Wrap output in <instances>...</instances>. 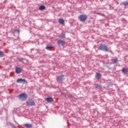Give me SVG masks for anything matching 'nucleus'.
Instances as JSON below:
<instances>
[{"mask_svg": "<svg viewBox=\"0 0 128 128\" xmlns=\"http://www.w3.org/2000/svg\"><path fill=\"white\" fill-rule=\"evenodd\" d=\"M18 96L19 99L22 102H24L28 100V94H26V92L20 94Z\"/></svg>", "mask_w": 128, "mask_h": 128, "instance_id": "f257e3e1", "label": "nucleus"}, {"mask_svg": "<svg viewBox=\"0 0 128 128\" xmlns=\"http://www.w3.org/2000/svg\"><path fill=\"white\" fill-rule=\"evenodd\" d=\"M100 50H102L103 52H108V47L106 44H100L99 48Z\"/></svg>", "mask_w": 128, "mask_h": 128, "instance_id": "f03ea898", "label": "nucleus"}, {"mask_svg": "<svg viewBox=\"0 0 128 128\" xmlns=\"http://www.w3.org/2000/svg\"><path fill=\"white\" fill-rule=\"evenodd\" d=\"M78 18L80 19V22H84L86 20H88V16L86 14H80L78 16Z\"/></svg>", "mask_w": 128, "mask_h": 128, "instance_id": "7ed1b4c3", "label": "nucleus"}, {"mask_svg": "<svg viewBox=\"0 0 128 128\" xmlns=\"http://www.w3.org/2000/svg\"><path fill=\"white\" fill-rule=\"evenodd\" d=\"M26 104L28 106H36V102L32 98H29Z\"/></svg>", "mask_w": 128, "mask_h": 128, "instance_id": "20e7f679", "label": "nucleus"}, {"mask_svg": "<svg viewBox=\"0 0 128 128\" xmlns=\"http://www.w3.org/2000/svg\"><path fill=\"white\" fill-rule=\"evenodd\" d=\"M16 82L18 84H28V82L26 81L25 79H22V78H18L16 80Z\"/></svg>", "mask_w": 128, "mask_h": 128, "instance_id": "39448f33", "label": "nucleus"}, {"mask_svg": "<svg viewBox=\"0 0 128 128\" xmlns=\"http://www.w3.org/2000/svg\"><path fill=\"white\" fill-rule=\"evenodd\" d=\"M57 79L58 80H60V82L64 80V75H60L59 76L57 77Z\"/></svg>", "mask_w": 128, "mask_h": 128, "instance_id": "423d86ee", "label": "nucleus"}, {"mask_svg": "<svg viewBox=\"0 0 128 128\" xmlns=\"http://www.w3.org/2000/svg\"><path fill=\"white\" fill-rule=\"evenodd\" d=\"M58 46H64V44H66V42H64L62 40H59L58 42Z\"/></svg>", "mask_w": 128, "mask_h": 128, "instance_id": "0eeeda50", "label": "nucleus"}, {"mask_svg": "<svg viewBox=\"0 0 128 128\" xmlns=\"http://www.w3.org/2000/svg\"><path fill=\"white\" fill-rule=\"evenodd\" d=\"M46 100L48 102H54V99L48 96L46 98Z\"/></svg>", "mask_w": 128, "mask_h": 128, "instance_id": "6e6552de", "label": "nucleus"}, {"mask_svg": "<svg viewBox=\"0 0 128 128\" xmlns=\"http://www.w3.org/2000/svg\"><path fill=\"white\" fill-rule=\"evenodd\" d=\"M16 74H20V72H22V68L16 67Z\"/></svg>", "mask_w": 128, "mask_h": 128, "instance_id": "1a4fd4ad", "label": "nucleus"}, {"mask_svg": "<svg viewBox=\"0 0 128 128\" xmlns=\"http://www.w3.org/2000/svg\"><path fill=\"white\" fill-rule=\"evenodd\" d=\"M96 78L100 80V78H102V74L100 73L96 72Z\"/></svg>", "mask_w": 128, "mask_h": 128, "instance_id": "9d476101", "label": "nucleus"}, {"mask_svg": "<svg viewBox=\"0 0 128 128\" xmlns=\"http://www.w3.org/2000/svg\"><path fill=\"white\" fill-rule=\"evenodd\" d=\"M24 126H25V128H32V124H24Z\"/></svg>", "mask_w": 128, "mask_h": 128, "instance_id": "9b49d317", "label": "nucleus"}, {"mask_svg": "<svg viewBox=\"0 0 128 128\" xmlns=\"http://www.w3.org/2000/svg\"><path fill=\"white\" fill-rule=\"evenodd\" d=\"M58 22L60 24H64V20L62 18H59Z\"/></svg>", "mask_w": 128, "mask_h": 128, "instance_id": "f8f14e48", "label": "nucleus"}, {"mask_svg": "<svg viewBox=\"0 0 128 128\" xmlns=\"http://www.w3.org/2000/svg\"><path fill=\"white\" fill-rule=\"evenodd\" d=\"M59 38H62V39L66 38V34L62 33L59 36Z\"/></svg>", "mask_w": 128, "mask_h": 128, "instance_id": "ddd939ff", "label": "nucleus"}, {"mask_svg": "<svg viewBox=\"0 0 128 128\" xmlns=\"http://www.w3.org/2000/svg\"><path fill=\"white\" fill-rule=\"evenodd\" d=\"M122 72L126 74V72H128V68H123L122 69Z\"/></svg>", "mask_w": 128, "mask_h": 128, "instance_id": "4468645a", "label": "nucleus"}, {"mask_svg": "<svg viewBox=\"0 0 128 128\" xmlns=\"http://www.w3.org/2000/svg\"><path fill=\"white\" fill-rule=\"evenodd\" d=\"M46 6L44 5H42L39 7L40 10H46Z\"/></svg>", "mask_w": 128, "mask_h": 128, "instance_id": "2eb2a0df", "label": "nucleus"}, {"mask_svg": "<svg viewBox=\"0 0 128 128\" xmlns=\"http://www.w3.org/2000/svg\"><path fill=\"white\" fill-rule=\"evenodd\" d=\"M118 60V58H116L112 60V62L113 64H116Z\"/></svg>", "mask_w": 128, "mask_h": 128, "instance_id": "dca6fc26", "label": "nucleus"}, {"mask_svg": "<svg viewBox=\"0 0 128 128\" xmlns=\"http://www.w3.org/2000/svg\"><path fill=\"white\" fill-rule=\"evenodd\" d=\"M4 54L2 51H0V58H4Z\"/></svg>", "mask_w": 128, "mask_h": 128, "instance_id": "f3484780", "label": "nucleus"}, {"mask_svg": "<svg viewBox=\"0 0 128 128\" xmlns=\"http://www.w3.org/2000/svg\"><path fill=\"white\" fill-rule=\"evenodd\" d=\"M52 46H47L46 47V50H50V49H52Z\"/></svg>", "mask_w": 128, "mask_h": 128, "instance_id": "a211bd4d", "label": "nucleus"}, {"mask_svg": "<svg viewBox=\"0 0 128 128\" xmlns=\"http://www.w3.org/2000/svg\"><path fill=\"white\" fill-rule=\"evenodd\" d=\"M96 88H98V90H102V86H100V84H98L96 85Z\"/></svg>", "mask_w": 128, "mask_h": 128, "instance_id": "6ab92c4d", "label": "nucleus"}, {"mask_svg": "<svg viewBox=\"0 0 128 128\" xmlns=\"http://www.w3.org/2000/svg\"><path fill=\"white\" fill-rule=\"evenodd\" d=\"M122 4L124 5V6H128V2H123Z\"/></svg>", "mask_w": 128, "mask_h": 128, "instance_id": "aec40b11", "label": "nucleus"}, {"mask_svg": "<svg viewBox=\"0 0 128 128\" xmlns=\"http://www.w3.org/2000/svg\"><path fill=\"white\" fill-rule=\"evenodd\" d=\"M22 60H24V58H21L20 59V62H22Z\"/></svg>", "mask_w": 128, "mask_h": 128, "instance_id": "412c9836", "label": "nucleus"}, {"mask_svg": "<svg viewBox=\"0 0 128 128\" xmlns=\"http://www.w3.org/2000/svg\"><path fill=\"white\" fill-rule=\"evenodd\" d=\"M15 35H14V36Z\"/></svg>", "mask_w": 128, "mask_h": 128, "instance_id": "4be33fe9", "label": "nucleus"}]
</instances>
